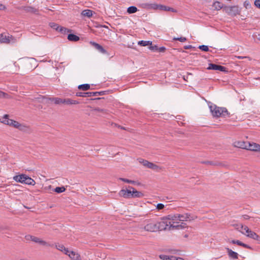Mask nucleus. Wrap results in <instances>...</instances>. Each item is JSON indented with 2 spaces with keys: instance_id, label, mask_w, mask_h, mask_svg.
I'll use <instances>...</instances> for the list:
<instances>
[{
  "instance_id": "obj_10",
  "label": "nucleus",
  "mask_w": 260,
  "mask_h": 260,
  "mask_svg": "<svg viewBox=\"0 0 260 260\" xmlns=\"http://www.w3.org/2000/svg\"><path fill=\"white\" fill-rule=\"evenodd\" d=\"M138 160L139 162L142 164L144 167L151 169L153 170H157L159 168V167L151 162L148 161L147 160L142 159V158H138Z\"/></svg>"
},
{
  "instance_id": "obj_5",
  "label": "nucleus",
  "mask_w": 260,
  "mask_h": 260,
  "mask_svg": "<svg viewBox=\"0 0 260 260\" xmlns=\"http://www.w3.org/2000/svg\"><path fill=\"white\" fill-rule=\"evenodd\" d=\"M156 221L153 219L146 220L142 229L148 232H155L157 231Z\"/></svg>"
},
{
  "instance_id": "obj_6",
  "label": "nucleus",
  "mask_w": 260,
  "mask_h": 260,
  "mask_svg": "<svg viewBox=\"0 0 260 260\" xmlns=\"http://www.w3.org/2000/svg\"><path fill=\"white\" fill-rule=\"evenodd\" d=\"M156 224L157 231H170L171 224L167 216L162 218L160 221H156Z\"/></svg>"
},
{
  "instance_id": "obj_38",
  "label": "nucleus",
  "mask_w": 260,
  "mask_h": 260,
  "mask_svg": "<svg viewBox=\"0 0 260 260\" xmlns=\"http://www.w3.org/2000/svg\"><path fill=\"white\" fill-rule=\"evenodd\" d=\"M137 11V8L135 6H131L127 8V12L129 14H132Z\"/></svg>"
},
{
  "instance_id": "obj_35",
  "label": "nucleus",
  "mask_w": 260,
  "mask_h": 260,
  "mask_svg": "<svg viewBox=\"0 0 260 260\" xmlns=\"http://www.w3.org/2000/svg\"><path fill=\"white\" fill-rule=\"evenodd\" d=\"M24 10L26 12L31 13H35L37 11V9L35 8L27 6L25 7Z\"/></svg>"
},
{
  "instance_id": "obj_43",
  "label": "nucleus",
  "mask_w": 260,
  "mask_h": 260,
  "mask_svg": "<svg viewBox=\"0 0 260 260\" xmlns=\"http://www.w3.org/2000/svg\"><path fill=\"white\" fill-rule=\"evenodd\" d=\"M0 98H8V95L6 93L0 90Z\"/></svg>"
},
{
  "instance_id": "obj_28",
  "label": "nucleus",
  "mask_w": 260,
  "mask_h": 260,
  "mask_svg": "<svg viewBox=\"0 0 260 260\" xmlns=\"http://www.w3.org/2000/svg\"><path fill=\"white\" fill-rule=\"evenodd\" d=\"M68 39L70 41L76 42L79 40V37L74 34H69L68 36Z\"/></svg>"
},
{
  "instance_id": "obj_27",
  "label": "nucleus",
  "mask_w": 260,
  "mask_h": 260,
  "mask_svg": "<svg viewBox=\"0 0 260 260\" xmlns=\"http://www.w3.org/2000/svg\"><path fill=\"white\" fill-rule=\"evenodd\" d=\"M159 258L162 260H175L176 256L173 255L161 254L159 255Z\"/></svg>"
},
{
  "instance_id": "obj_8",
  "label": "nucleus",
  "mask_w": 260,
  "mask_h": 260,
  "mask_svg": "<svg viewBox=\"0 0 260 260\" xmlns=\"http://www.w3.org/2000/svg\"><path fill=\"white\" fill-rule=\"evenodd\" d=\"M143 7L145 8L148 9H159L161 10H168L170 11L172 9L162 5H158L155 4H142Z\"/></svg>"
},
{
  "instance_id": "obj_19",
  "label": "nucleus",
  "mask_w": 260,
  "mask_h": 260,
  "mask_svg": "<svg viewBox=\"0 0 260 260\" xmlns=\"http://www.w3.org/2000/svg\"><path fill=\"white\" fill-rule=\"evenodd\" d=\"M27 176V175L25 174H20L14 176L13 178L15 181L17 182L24 183Z\"/></svg>"
},
{
  "instance_id": "obj_51",
  "label": "nucleus",
  "mask_w": 260,
  "mask_h": 260,
  "mask_svg": "<svg viewBox=\"0 0 260 260\" xmlns=\"http://www.w3.org/2000/svg\"><path fill=\"white\" fill-rule=\"evenodd\" d=\"M156 47H156V46H154V47H153V46H150V47H149V49H150V50H154V49H156Z\"/></svg>"
},
{
  "instance_id": "obj_7",
  "label": "nucleus",
  "mask_w": 260,
  "mask_h": 260,
  "mask_svg": "<svg viewBox=\"0 0 260 260\" xmlns=\"http://www.w3.org/2000/svg\"><path fill=\"white\" fill-rule=\"evenodd\" d=\"M16 42V39L12 35L2 34L0 35V43L8 44L11 42L14 43Z\"/></svg>"
},
{
  "instance_id": "obj_12",
  "label": "nucleus",
  "mask_w": 260,
  "mask_h": 260,
  "mask_svg": "<svg viewBox=\"0 0 260 260\" xmlns=\"http://www.w3.org/2000/svg\"><path fill=\"white\" fill-rule=\"evenodd\" d=\"M246 150L254 152H260V145L254 143L248 142Z\"/></svg>"
},
{
  "instance_id": "obj_20",
  "label": "nucleus",
  "mask_w": 260,
  "mask_h": 260,
  "mask_svg": "<svg viewBox=\"0 0 260 260\" xmlns=\"http://www.w3.org/2000/svg\"><path fill=\"white\" fill-rule=\"evenodd\" d=\"M97 92H77L76 95L80 97H89L96 95Z\"/></svg>"
},
{
  "instance_id": "obj_26",
  "label": "nucleus",
  "mask_w": 260,
  "mask_h": 260,
  "mask_svg": "<svg viewBox=\"0 0 260 260\" xmlns=\"http://www.w3.org/2000/svg\"><path fill=\"white\" fill-rule=\"evenodd\" d=\"M63 104L67 105H76L78 104L79 102L76 100H73L71 99H63Z\"/></svg>"
},
{
  "instance_id": "obj_54",
  "label": "nucleus",
  "mask_w": 260,
  "mask_h": 260,
  "mask_svg": "<svg viewBox=\"0 0 260 260\" xmlns=\"http://www.w3.org/2000/svg\"><path fill=\"white\" fill-rule=\"evenodd\" d=\"M175 260H185V259H183L182 257H176Z\"/></svg>"
},
{
  "instance_id": "obj_44",
  "label": "nucleus",
  "mask_w": 260,
  "mask_h": 260,
  "mask_svg": "<svg viewBox=\"0 0 260 260\" xmlns=\"http://www.w3.org/2000/svg\"><path fill=\"white\" fill-rule=\"evenodd\" d=\"M164 207H165V206L163 204L159 203L156 205V209L157 210H159L162 209L164 208Z\"/></svg>"
},
{
  "instance_id": "obj_48",
  "label": "nucleus",
  "mask_w": 260,
  "mask_h": 260,
  "mask_svg": "<svg viewBox=\"0 0 260 260\" xmlns=\"http://www.w3.org/2000/svg\"><path fill=\"white\" fill-rule=\"evenodd\" d=\"M237 58H239V59H243V58H248L249 60H250V58L248 56H236Z\"/></svg>"
},
{
  "instance_id": "obj_55",
  "label": "nucleus",
  "mask_w": 260,
  "mask_h": 260,
  "mask_svg": "<svg viewBox=\"0 0 260 260\" xmlns=\"http://www.w3.org/2000/svg\"><path fill=\"white\" fill-rule=\"evenodd\" d=\"M95 110L99 111V112H102L103 111V110H101L100 109H95Z\"/></svg>"
},
{
  "instance_id": "obj_11",
  "label": "nucleus",
  "mask_w": 260,
  "mask_h": 260,
  "mask_svg": "<svg viewBox=\"0 0 260 260\" xmlns=\"http://www.w3.org/2000/svg\"><path fill=\"white\" fill-rule=\"evenodd\" d=\"M29 237H30V239L32 241H33L35 243H39L42 246H47V247H48V246L52 247V245L48 243L46 241L43 240V239H42L40 238H38V237H35V236H30Z\"/></svg>"
},
{
  "instance_id": "obj_23",
  "label": "nucleus",
  "mask_w": 260,
  "mask_h": 260,
  "mask_svg": "<svg viewBox=\"0 0 260 260\" xmlns=\"http://www.w3.org/2000/svg\"><path fill=\"white\" fill-rule=\"evenodd\" d=\"M223 8V4L220 1H215L212 6V9L215 10H219Z\"/></svg>"
},
{
  "instance_id": "obj_37",
  "label": "nucleus",
  "mask_w": 260,
  "mask_h": 260,
  "mask_svg": "<svg viewBox=\"0 0 260 260\" xmlns=\"http://www.w3.org/2000/svg\"><path fill=\"white\" fill-rule=\"evenodd\" d=\"M138 44L142 46H146L152 45V42L150 41H140L138 42Z\"/></svg>"
},
{
  "instance_id": "obj_52",
  "label": "nucleus",
  "mask_w": 260,
  "mask_h": 260,
  "mask_svg": "<svg viewBox=\"0 0 260 260\" xmlns=\"http://www.w3.org/2000/svg\"><path fill=\"white\" fill-rule=\"evenodd\" d=\"M192 47V46L191 45H187V46H184V48L185 49H190Z\"/></svg>"
},
{
  "instance_id": "obj_1",
  "label": "nucleus",
  "mask_w": 260,
  "mask_h": 260,
  "mask_svg": "<svg viewBox=\"0 0 260 260\" xmlns=\"http://www.w3.org/2000/svg\"><path fill=\"white\" fill-rule=\"evenodd\" d=\"M129 189H122L119 192V196L125 199L142 198L144 194L137 190L135 188L129 186Z\"/></svg>"
},
{
  "instance_id": "obj_40",
  "label": "nucleus",
  "mask_w": 260,
  "mask_h": 260,
  "mask_svg": "<svg viewBox=\"0 0 260 260\" xmlns=\"http://www.w3.org/2000/svg\"><path fill=\"white\" fill-rule=\"evenodd\" d=\"M119 180H120L124 182L127 183H131V184H135V181L129 180V179H125V178H120Z\"/></svg>"
},
{
  "instance_id": "obj_42",
  "label": "nucleus",
  "mask_w": 260,
  "mask_h": 260,
  "mask_svg": "<svg viewBox=\"0 0 260 260\" xmlns=\"http://www.w3.org/2000/svg\"><path fill=\"white\" fill-rule=\"evenodd\" d=\"M174 40H178L181 42H184L186 41V38L185 37H180V38H174Z\"/></svg>"
},
{
  "instance_id": "obj_30",
  "label": "nucleus",
  "mask_w": 260,
  "mask_h": 260,
  "mask_svg": "<svg viewBox=\"0 0 260 260\" xmlns=\"http://www.w3.org/2000/svg\"><path fill=\"white\" fill-rule=\"evenodd\" d=\"M231 243H233V244H237L238 245L243 246L244 248H249V246L248 245H247L246 244H244V243H242V242H241L239 240H232L231 241Z\"/></svg>"
},
{
  "instance_id": "obj_24",
  "label": "nucleus",
  "mask_w": 260,
  "mask_h": 260,
  "mask_svg": "<svg viewBox=\"0 0 260 260\" xmlns=\"http://www.w3.org/2000/svg\"><path fill=\"white\" fill-rule=\"evenodd\" d=\"M179 215H178V214L169 215L167 216L169 220V222L170 221V222H175L179 221Z\"/></svg>"
},
{
  "instance_id": "obj_53",
  "label": "nucleus",
  "mask_w": 260,
  "mask_h": 260,
  "mask_svg": "<svg viewBox=\"0 0 260 260\" xmlns=\"http://www.w3.org/2000/svg\"><path fill=\"white\" fill-rule=\"evenodd\" d=\"M51 185H49V186H48V187H46L45 188V190H47L50 189H51Z\"/></svg>"
},
{
  "instance_id": "obj_36",
  "label": "nucleus",
  "mask_w": 260,
  "mask_h": 260,
  "mask_svg": "<svg viewBox=\"0 0 260 260\" xmlns=\"http://www.w3.org/2000/svg\"><path fill=\"white\" fill-rule=\"evenodd\" d=\"M65 190H66V188L64 186L56 187L54 189V191L57 193L63 192L64 191H65Z\"/></svg>"
},
{
  "instance_id": "obj_16",
  "label": "nucleus",
  "mask_w": 260,
  "mask_h": 260,
  "mask_svg": "<svg viewBox=\"0 0 260 260\" xmlns=\"http://www.w3.org/2000/svg\"><path fill=\"white\" fill-rule=\"evenodd\" d=\"M226 12L231 15H235L238 13V8L236 6L226 7L224 8Z\"/></svg>"
},
{
  "instance_id": "obj_21",
  "label": "nucleus",
  "mask_w": 260,
  "mask_h": 260,
  "mask_svg": "<svg viewBox=\"0 0 260 260\" xmlns=\"http://www.w3.org/2000/svg\"><path fill=\"white\" fill-rule=\"evenodd\" d=\"M94 13L92 10L86 9L82 11L81 14L83 17L90 18L92 16Z\"/></svg>"
},
{
  "instance_id": "obj_29",
  "label": "nucleus",
  "mask_w": 260,
  "mask_h": 260,
  "mask_svg": "<svg viewBox=\"0 0 260 260\" xmlns=\"http://www.w3.org/2000/svg\"><path fill=\"white\" fill-rule=\"evenodd\" d=\"M24 184L34 185L36 184V182L34 179L29 177L28 176H27Z\"/></svg>"
},
{
  "instance_id": "obj_49",
  "label": "nucleus",
  "mask_w": 260,
  "mask_h": 260,
  "mask_svg": "<svg viewBox=\"0 0 260 260\" xmlns=\"http://www.w3.org/2000/svg\"><path fill=\"white\" fill-rule=\"evenodd\" d=\"M243 218L245 220H248V219H249L250 218V217L248 215H243Z\"/></svg>"
},
{
  "instance_id": "obj_50",
  "label": "nucleus",
  "mask_w": 260,
  "mask_h": 260,
  "mask_svg": "<svg viewBox=\"0 0 260 260\" xmlns=\"http://www.w3.org/2000/svg\"><path fill=\"white\" fill-rule=\"evenodd\" d=\"M211 165H214V166H221V163H213V162H210Z\"/></svg>"
},
{
  "instance_id": "obj_39",
  "label": "nucleus",
  "mask_w": 260,
  "mask_h": 260,
  "mask_svg": "<svg viewBox=\"0 0 260 260\" xmlns=\"http://www.w3.org/2000/svg\"><path fill=\"white\" fill-rule=\"evenodd\" d=\"M50 26L53 29L56 30V31H58L60 27L61 26L59 25L58 24L52 22L49 24Z\"/></svg>"
},
{
  "instance_id": "obj_18",
  "label": "nucleus",
  "mask_w": 260,
  "mask_h": 260,
  "mask_svg": "<svg viewBox=\"0 0 260 260\" xmlns=\"http://www.w3.org/2000/svg\"><path fill=\"white\" fill-rule=\"evenodd\" d=\"M248 142H244L243 141H236L234 143V146L236 147L246 149Z\"/></svg>"
},
{
  "instance_id": "obj_4",
  "label": "nucleus",
  "mask_w": 260,
  "mask_h": 260,
  "mask_svg": "<svg viewBox=\"0 0 260 260\" xmlns=\"http://www.w3.org/2000/svg\"><path fill=\"white\" fill-rule=\"evenodd\" d=\"M241 230H240L242 234L252 239L260 241V237L255 232L250 230L247 226L239 225Z\"/></svg>"
},
{
  "instance_id": "obj_22",
  "label": "nucleus",
  "mask_w": 260,
  "mask_h": 260,
  "mask_svg": "<svg viewBox=\"0 0 260 260\" xmlns=\"http://www.w3.org/2000/svg\"><path fill=\"white\" fill-rule=\"evenodd\" d=\"M226 251L228 252V255L231 258L234 259H237L238 258V253L233 251L232 249L227 248Z\"/></svg>"
},
{
  "instance_id": "obj_56",
  "label": "nucleus",
  "mask_w": 260,
  "mask_h": 260,
  "mask_svg": "<svg viewBox=\"0 0 260 260\" xmlns=\"http://www.w3.org/2000/svg\"><path fill=\"white\" fill-rule=\"evenodd\" d=\"M165 49V48L164 47H162V48H160L159 49L160 51H164V50Z\"/></svg>"
},
{
  "instance_id": "obj_45",
  "label": "nucleus",
  "mask_w": 260,
  "mask_h": 260,
  "mask_svg": "<svg viewBox=\"0 0 260 260\" xmlns=\"http://www.w3.org/2000/svg\"><path fill=\"white\" fill-rule=\"evenodd\" d=\"M254 4L257 8L260 9V1H254Z\"/></svg>"
},
{
  "instance_id": "obj_33",
  "label": "nucleus",
  "mask_w": 260,
  "mask_h": 260,
  "mask_svg": "<svg viewBox=\"0 0 260 260\" xmlns=\"http://www.w3.org/2000/svg\"><path fill=\"white\" fill-rule=\"evenodd\" d=\"M52 102H53L55 104H63V99L58 98H54L50 99Z\"/></svg>"
},
{
  "instance_id": "obj_46",
  "label": "nucleus",
  "mask_w": 260,
  "mask_h": 260,
  "mask_svg": "<svg viewBox=\"0 0 260 260\" xmlns=\"http://www.w3.org/2000/svg\"><path fill=\"white\" fill-rule=\"evenodd\" d=\"M239 225H243L242 224H237L235 225V228L236 230H238L240 232V230H241V227Z\"/></svg>"
},
{
  "instance_id": "obj_14",
  "label": "nucleus",
  "mask_w": 260,
  "mask_h": 260,
  "mask_svg": "<svg viewBox=\"0 0 260 260\" xmlns=\"http://www.w3.org/2000/svg\"><path fill=\"white\" fill-rule=\"evenodd\" d=\"M55 248L63 254L68 255L70 250L66 248L63 244L57 243L55 244Z\"/></svg>"
},
{
  "instance_id": "obj_31",
  "label": "nucleus",
  "mask_w": 260,
  "mask_h": 260,
  "mask_svg": "<svg viewBox=\"0 0 260 260\" xmlns=\"http://www.w3.org/2000/svg\"><path fill=\"white\" fill-rule=\"evenodd\" d=\"M179 215V221H187L188 219L189 218V215L187 214H178Z\"/></svg>"
},
{
  "instance_id": "obj_17",
  "label": "nucleus",
  "mask_w": 260,
  "mask_h": 260,
  "mask_svg": "<svg viewBox=\"0 0 260 260\" xmlns=\"http://www.w3.org/2000/svg\"><path fill=\"white\" fill-rule=\"evenodd\" d=\"M68 256H69L71 260H82L80 254L74 251L70 250Z\"/></svg>"
},
{
  "instance_id": "obj_9",
  "label": "nucleus",
  "mask_w": 260,
  "mask_h": 260,
  "mask_svg": "<svg viewBox=\"0 0 260 260\" xmlns=\"http://www.w3.org/2000/svg\"><path fill=\"white\" fill-rule=\"evenodd\" d=\"M138 160L139 162L142 164L144 167L151 169L153 170H157L159 168V167L151 162L148 161L147 160L142 159V158H138Z\"/></svg>"
},
{
  "instance_id": "obj_32",
  "label": "nucleus",
  "mask_w": 260,
  "mask_h": 260,
  "mask_svg": "<svg viewBox=\"0 0 260 260\" xmlns=\"http://www.w3.org/2000/svg\"><path fill=\"white\" fill-rule=\"evenodd\" d=\"M90 87V86L89 84H82V85H79L78 88L79 89H80V90H82L83 91H86V90L89 89Z\"/></svg>"
},
{
  "instance_id": "obj_25",
  "label": "nucleus",
  "mask_w": 260,
  "mask_h": 260,
  "mask_svg": "<svg viewBox=\"0 0 260 260\" xmlns=\"http://www.w3.org/2000/svg\"><path fill=\"white\" fill-rule=\"evenodd\" d=\"M90 43L101 52L103 53H105L106 52L104 48L100 44L94 42H90Z\"/></svg>"
},
{
  "instance_id": "obj_57",
  "label": "nucleus",
  "mask_w": 260,
  "mask_h": 260,
  "mask_svg": "<svg viewBox=\"0 0 260 260\" xmlns=\"http://www.w3.org/2000/svg\"><path fill=\"white\" fill-rule=\"evenodd\" d=\"M245 5H246V8H247V6L248 5V4H246V3H245Z\"/></svg>"
},
{
  "instance_id": "obj_3",
  "label": "nucleus",
  "mask_w": 260,
  "mask_h": 260,
  "mask_svg": "<svg viewBox=\"0 0 260 260\" xmlns=\"http://www.w3.org/2000/svg\"><path fill=\"white\" fill-rule=\"evenodd\" d=\"M210 109L214 117H219L229 115L228 111L226 108L219 107L215 105L210 106Z\"/></svg>"
},
{
  "instance_id": "obj_34",
  "label": "nucleus",
  "mask_w": 260,
  "mask_h": 260,
  "mask_svg": "<svg viewBox=\"0 0 260 260\" xmlns=\"http://www.w3.org/2000/svg\"><path fill=\"white\" fill-rule=\"evenodd\" d=\"M71 31H72V30L71 29H68L66 27H62V26H61L58 30V32H60L63 34H67L68 32H70Z\"/></svg>"
},
{
  "instance_id": "obj_2",
  "label": "nucleus",
  "mask_w": 260,
  "mask_h": 260,
  "mask_svg": "<svg viewBox=\"0 0 260 260\" xmlns=\"http://www.w3.org/2000/svg\"><path fill=\"white\" fill-rule=\"evenodd\" d=\"M0 122L4 124L12 126L20 131H24L27 129V126L19 122L9 118V115L5 114L0 119Z\"/></svg>"
},
{
  "instance_id": "obj_47",
  "label": "nucleus",
  "mask_w": 260,
  "mask_h": 260,
  "mask_svg": "<svg viewBox=\"0 0 260 260\" xmlns=\"http://www.w3.org/2000/svg\"><path fill=\"white\" fill-rule=\"evenodd\" d=\"M6 9V6L2 4L1 2L0 3V10H3Z\"/></svg>"
},
{
  "instance_id": "obj_15",
  "label": "nucleus",
  "mask_w": 260,
  "mask_h": 260,
  "mask_svg": "<svg viewBox=\"0 0 260 260\" xmlns=\"http://www.w3.org/2000/svg\"><path fill=\"white\" fill-rule=\"evenodd\" d=\"M171 226H170V231L174 230L175 229H180L184 228L185 226V224L181 222L180 224L179 221L175 222H170Z\"/></svg>"
},
{
  "instance_id": "obj_41",
  "label": "nucleus",
  "mask_w": 260,
  "mask_h": 260,
  "mask_svg": "<svg viewBox=\"0 0 260 260\" xmlns=\"http://www.w3.org/2000/svg\"><path fill=\"white\" fill-rule=\"evenodd\" d=\"M199 48L204 51H208L209 50L208 46L206 45H201L199 47Z\"/></svg>"
},
{
  "instance_id": "obj_13",
  "label": "nucleus",
  "mask_w": 260,
  "mask_h": 260,
  "mask_svg": "<svg viewBox=\"0 0 260 260\" xmlns=\"http://www.w3.org/2000/svg\"><path fill=\"white\" fill-rule=\"evenodd\" d=\"M207 70L220 71L221 72H226V71L225 67L222 66L213 64V63H210L209 64L208 67L207 68Z\"/></svg>"
}]
</instances>
